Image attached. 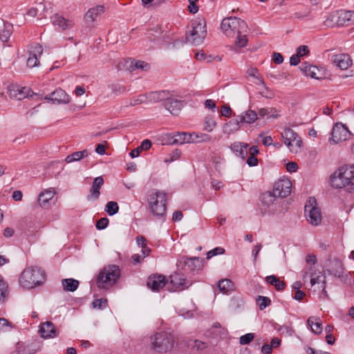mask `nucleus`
Listing matches in <instances>:
<instances>
[{
  "label": "nucleus",
  "mask_w": 354,
  "mask_h": 354,
  "mask_svg": "<svg viewBox=\"0 0 354 354\" xmlns=\"http://www.w3.org/2000/svg\"><path fill=\"white\" fill-rule=\"evenodd\" d=\"M330 185L335 189H354V165H346L340 167L330 176Z\"/></svg>",
  "instance_id": "obj_1"
},
{
  "label": "nucleus",
  "mask_w": 354,
  "mask_h": 354,
  "mask_svg": "<svg viewBox=\"0 0 354 354\" xmlns=\"http://www.w3.org/2000/svg\"><path fill=\"white\" fill-rule=\"evenodd\" d=\"M46 280L44 271L38 267H28L19 277V284L24 288L31 289L40 286Z\"/></svg>",
  "instance_id": "obj_2"
},
{
  "label": "nucleus",
  "mask_w": 354,
  "mask_h": 354,
  "mask_svg": "<svg viewBox=\"0 0 354 354\" xmlns=\"http://www.w3.org/2000/svg\"><path fill=\"white\" fill-rule=\"evenodd\" d=\"M121 270L116 265L104 266L99 272L97 278V284L100 288H107L117 283L120 279Z\"/></svg>",
  "instance_id": "obj_3"
},
{
  "label": "nucleus",
  "mask_w": 354,
  "mask_h": 354,
  "mask_svg": "<svg viewBox=\"0 0 354 354\" xmlns=\"http://www.w3.org/2000/svg\"><path fill=\"white\" fill-rule=\"evenodd\" d=\"M175 342L174 336L166 331L156 333L151 337L152 348L160 353L171 351L174 346Z\"/></svg>",
  "instance_id": "obj_4"
},
{
  "label": "nucleus",
  "mask_w": 354,
  "mask_h": 354,
  "mask_svg": "<svg viewBox=\"0 0 354 354\" xmlns=\"http://www.w3.org/2000/svg\"><path fill=\"white\" fill-rule=\"evenodd\" d=\"M149 209L158 218H164L167 211V194L161 191L152 192L148 198Z\"/></svg>",
  "instance_id": "obj_5"
},
{
  "label": "nucleus",
  "mask_w": 354,
  "mask_h": 354,
  "mask_svg": "<svg viewBox=\"0 0 354 354\" xmlns=\"http://www.w3.org/2000/svg\"><path fill=\"white\" fill-rule=\"evenodd\" d=\"M221 28L226 36L234 37L236 33L245 32L248 30V25L240 18L230 17L223 19Z\"/></svg>",
  "instance_id": "obj_6"
},
{
  "label": "nucleus",
  "mask_w": 354,
  "mask_h": 354,
  "mask_svg": "<svg viewBox=\"0 0 354 354\" xmlns=\"http://www.w3.org/2000/svg\"><path fill=\"white\" fill-rule=\"evenodd\" d=\"M305 215L307 221L312 225L317 226L322 221V212L314 197H310L304 207Z\"/></svg>",
  "instance_id": "obj_7"
},
{
  "label": "nucleus",
  "mask_w": 354,
  "mask_h": 354,
  "mask_svg": "<svg viewBox=\"0 0 354 354\" xmlns=\"http://www.w3.org/2000/svg\"><path fill=\"white\" fill-rule=\"evenodd\" d=\"M284 144L292 153H297L300 149L302 140L299 135L290 128H285L281 133Z\"/></svg>",
  "instance_id": "obj_8"
},
{
  "label": "nucleus",
  "mask_w": 354,
  "mask_h": 354,
  "mask_svg": "<svg viewBox=\"0 0 354 354\" xmlns=\"http://www.w3.org/2000/svg\"><path fill=\"white\" fill-rule=\"evenodd\" d=\"M352 133L348 130L345 124L341 122H337L333 126L331 131V137L329 138V141L332 143L337 144L350 139L352 137Z\"/></svg>",
  "instance_id": "obj_9"
},
{
  "label": "nucleus",
  "mask_w": 354,
  "mask_h": 354,
  "mask_svg": "<svg viewBox=\"0 0 354 354\" xmlns=\"http://www.w3.org/2000/svg\"><path fill=\"white\" fill-rule=\"evenodd\" d=\"M206 35L205 22H198L196 26H193L189 34L187 35L186 39L187 41L194 45H199L203 43Z\"/></svg>",
  "instance_id": "obj_10"
},
{
  "label": "nucleus",
  "mask_w": 354,
  "mask_h": 354,
  "mask_svg": "<svg viewBox=\"0 0 354 354\" xmlns=\"http://www.w3.org/2000/svg\"><path fill=\"white\" fill-rule=\"evenodd\" d=\"M169 286L168 288L171 291H180L191 286L189 281L184 278L180 273H174L169 277Z\"/></svg>",
  "instance_id": "obj_11"
},
{
  "label": "nucleus",
  "mask_w": 354,
  "mask_h": 354,
  "mask_svg": "<svg viewBox=\"0 0 354 354\" xmlns=\"http://www.w3.org/2000/svg\"><path fill=\"white\" fill-rule=\"evenodd\" d=\"M291 187V181L288 178H283L275 182L273 192L277 197L285 198L290 194Z\"/></svg>",
  "instance_id": "obj_12"
},
{
  "label": "nucleus",
  "mask_w": 354,
  "mask_h": 354,
  "mask_svg": "<svg viewBox=\"0 0 354 354\" xmlns=\"http://www.w3.org/2000/svg\"><path fill=\"white\" fill-rule=\"evenodd\" d=\"M335 17L333 16L331 21ZM336 24L337 26H348L354 23V11L339 10L336 13Z\"/></svg>",
  "instance_id": "obj_13"
},
{
  "label": "nucleus",
  "mask_w": 354,
  "mask_h": 354,
  "mask_svg": "<svg viewBox=\"0 0 354 354\" xmlns=\"http://www.w3.org/2000/svg\"><path fill=\"white\" fill-rule=\"evenodd\" d=\"M46 100H50L56 104H68L70 102V96L62 88H57L44 97Z\"/></svg>",
  "instance_id": "obj_14"
},
{
  "label": "nucleus",
  "mask_w": 354,
  "mask_h": 354,
  "mask_svg": "<svg viewBox=\"0 0 354 354\" xmlns=\"http://www.w3.org/2000/svg\"><path fill=\"white\" fill-rule=\"evenodd\" d=\"M185 104L183 100H178L174 97L168 96L166 101L164 102L163 105L165 108L168 110L172 115H177Z\"/></svg>",
  "instance_id": "obj_15"
},
{
  "label": "nucleus",
  "mask_w": 354,
  "mask_h": 354,
  "mask_svg": "<svg viewBox=\"0 0 354 354\" xmlns=\"http://www.w3.org/2000/svg\"><path fill=\"white\" fill-rule=\"evenodd\" d=\"M328 268L326 272L330 275H333L335 277L341 278L344 274L345 269L343 266L342 261L338 259L330 260L328 265Z\"/></svg>",
  "instance_id": "obj_16"
},
{
  "label": "nucleus",
  "mask_w": 354,
  "mask_h": 354,
  "mask_svg": "<svg viewBox=\"0 0 354 354\" xmlns=\"http://www.w3.org/2000/svg\"><path fill=\"white\" fill-rule=\"evenodd\" d=\"M166 278L162 274H153L149 277L147 282V286L153 290H159L166 285Z\"/></svg>",
  "instance_id": "obj_17"
},
{
  "label": "nucleus",
  "mask_w": 354,
  "mask_h": 354,
  "mask_svg": "<svg viewBox=\"0 0 354 354\" xmlns=\"http://www.w3.org/2000/svg\"><path fill=\"white\" fill-rule=\"evenodd\" d=\"M203 259L199 257H182L179 264L183 263L187 267V270L194 271L199 270L203 266ZM186 270V268H185Z\"/></svg>",
  "instance_id": "obj_18"
},
{
  "label": "nucleus",
  "mask_w": 354,
  "mask_h": 354,
  "mask_svg": "<svg viewBox=\"0 0 354 354\" xmlns=\"http://www.w3.org/2000/svg\"><path fill=\"white\" fill-rule=\"evenodd\" d=\"M39 332L41 337L44 339L53 338L58 335V331L51 322L43 323L39 327Z\"/></svg>",
  "instance_id": "obj_19"
},
{
  "label": "nucleus",
  "mask_w": 354,
  "mask_h": 354,
  "mask_svg": "<svg viewBox=\"0 0 354 354\" xmlns=\"http://www.w3.org/2000/svg\"><path fill=\"white\" fill-rule=\"evenodd\" d=\"M104 184V179L102 176L94 178L89 194L86 196L88 201H95L99 198L100 189Z\"/></svg>",
  "instance_id": "obj_20"
},
{
  "label": "nucleus",
  "mask_w": 354,
  "mask_h": 354,
  "mask_svg": "<svg viewBox=\"0 0 354 354\" xmlns=\"http://www.w3.org/2000/svg\"><path fill=\"white\" fill-rule=\"evenodd\" d=\"M248 147L249 145L246 143L235 142L231 145L230 149L236 156L245 160L248 155Z\"/></svg>",
  "instance_id": "obj_21"
},
{
  "label": "nucleus",
  "mask_w": 354,
  "mask_h": 354,
  "mask_svg": "<svg viewBox=\"0 0 354 354\" xmlns=\"http://www.w3.org/2000/svg\"><path fill=\"white\" fill-rule=\"evenodd\" d=\"M333 64L342 70H346L351 65V60L346 54L335 55L333 57Z\"/></svg>",
  "instance_id": "obj_22"
},
{
  "label": "nucleus",
  "mask_w": 354,
  "mask_h": 354,
  "mask_svg": "<svg viewBox=\"0 0 354 354\" xmlns=\"http://www.w3.org/2000/svg\"><path fill=\"white\" fill-rule=\"evenodd\" d=\"M169 95V93L166 91H151L145 94L147 101L151 103L165 102Z\"/></svg>",
  "instance_id": "obj_23"
},
{
  "label": "nucleus",
  "mask_w": 354,
  "mask_h": 354,
  "mask_svg": "<svg viewBox=\"0 0 354 354\" xmlns=\"http://www.w3.org/2000/svg\"><path fill=\"white\" fill-rule=\"evenodd\" d=\"M55 192L51 189H46L41 192L38 197V203L39 205L44 208L49 207L50 201L53 199Z\"/></svg>",
  "instance_id": "obj_24"
},
{
  "label": "nucleus",
  "mask_w": 354,
  "mask_h": 354,
  "mask_svg": "<svg viewBox=\"0 0 354 354\" xmlns=\"http://www.w3.org/2000/svg\"><path fill=\"white\" fill-rule=\"evenodd\" d=\"M239 122L242 125L245 124H252L257 120V113L252 109H248L243 112L241 115H237Z\"/></svg>",
  "instance_id": "obj_25"
},
{
  "label": "nucleus",
  "mask_w": 354,
  "mask_h": 354,
  "mask_svg": "<svg viewBox=\"0 0 354 354\" xmlns=\"http://www.w3.org/2000/svg\"><path fill=\"white\" fill-rule=\"evenodd\" d=\"M241 126L243 125L239 122V119L236 115L235 118L230 120L224 124L223 127V133L224 134L230 135L239 131Z\"/></svg>",
  "instance_id": "obj_26"
},
{
  "label": "nucleus",
  "mask_w": 354,
  "mask_h": 354,
  "mask_svg": "<svg viewBox=\"0 0 354 354\" xmlns=\"http://www.w3.org/2000/svg\"><path fill=\"white\" fill-rule=\"evenodd\" d=\"M126 66L130 71H133L134 69L137 68L147 71L150 68V66L148 63L140 60L136 61L133 59H129L126 61Z\"/></svg>",
  "instance_id": "obj_27"
},
{
  "label": "nucleus",
  "mask_w": 354,
  "mask_h": 354,
  "mask_svg": "<svg viewBox=\"0 0 354 354\" xmlns=\"http://www.w3.org/2000/svg\"><path fill=\"white\" fill-rule=\"evenodd\" d=\"M174 141L172 142L174 143H177V145H183L185 143H189L194 142V138H193V134L186 133V132H176L174 133Z\"/></svg>",
  "instance_id": "obj_28"
},
{
  "label": "nucleus",
  "mask_w": 354,
  "mask_h": 354,
  "mask_svg": "<svg viewBox=\"0 0 354 354\" xmlns=\"http://www.w3.org/2000/svg\"><path fill=\"white\" fill-rule=\"evenodd\" d=\"M104 12V7L102 5H97L90 8L85 14L84 19L86 21L93 22L96 17Z\"/></svg>",
  "instance_id": "obj_29"
},
{
  "label": "nucleus",
  "mask_w": 354,
  "mask_h": 354,
  "mask_svg": "<svg viewBox=\"0 0 354 354\" xmlns=\"http://www.w3.org/2000/svg\"><path fill=\"white\" fill-rule=\"evenodd\" d=\"M3 21V28L0 31V39L2 42L6 43L7 42L11 35L13 32V26L12 24Z\"/></svg>",
  "instance_id": "obj_30"
},
{
  "label": "nucleus",
  "mask_w": 354,
  "mask_h": 354,
  "mask_svg": "<svg viewBox=\"0 0 354 354\" xmlns=\"http://www.w3.org/2000/svg\"><path fill=\"white\" fill-rule=\"evenodd\" d=\"M307 323H308V326L310 327L311 330L314 333H315L317 335H319L322 333V324L319 317H310L307 320Z\"/></svg>",
  "instance_id": "obj_31"
},
{
  "label": "nucleus",
  "mask_w": 354,
  "mask_h": 354,
  "mask_svg": "<svg viewBox=\"0 0 354 354\" xmlns=\"http://www.w3.org/2000/svg\"><path fill=\"white\" fill-rule=\"evenodd\" d=\"M62 285L65 291L74 292L79 287V281L73 278L64 279L62 280Z\"/></svg>",
  "instance_id": "obj_32"
},
{
  "label": "nucleus",
  "mask_w": 354,
  "mask_h": 354,
  "mask_svg": "<svg viewBox=\"0 0 354 354\" xmlns=\"http://www.w3.org/2000/svg\"><path fill=\"white\" fill-rule=\"evenodd\" d=\"M299 68L306 76H309L315 79L319 78L317 76L316 71L317 68L315 66L310 65L309 64L305 62L299 66Z\"/></svg>",
  "instance_id": "obj_33"
},
{
  "label": "nucleus",
  "mask_w": 354,
  "mask_h": 354,
  "mask_svg": "<svg viewBox=\"0 0 354 354\" xmlns=\"http://www.w3.org/2000/svg\"><path fill=\"white\" fill-rule=\"evenodd\" d=\"M163 33V30L161 27L158 25H156L153 27L151 28L147 32L148 37L153 41H157L158 43L160 35Z\"/></svg>",
  "instance_id": "obj_34"
},
{
  "label": "nucleus",
  "mask_w": 354,
  "mask_h": 354,
  "mask_svg": "<svg viewBox=\"0 0 354 354\" xmlns=\"http://www.w3.org/2000/svg\"><path fill=\"white\" fill-rule=\"evenodd\" d=\"M266 281L275 287L276 290L278 291L283 290L286 287L285 282L281 281L279 278L277 277L274 275H270L266 277Z\"/></svg>",
  "instance_id": "obj_35"
},
{
  "label": "nucleus",
  "mask_w": 354,
  "mask_h": 354,
  "mask_svg": "<svg viewBox=\"0 0 354 354\" xmlns=\"http://www.w3.org/2000/svg\"><path fill=\"white\" fill-rule=\"evenodd\" d=\"M89 153L88 150L84 149L83 151H76L66 156L65 161L67 163H71L74 161H78L84 157H87Z\"/></svg>",
  "instance_id": "obj_36"
},
{
  "label": "nucleus",
  "mask_w": 354,
  "mask_h": 354,
  "mask_svg": "<svg viewBox=\"0 0 354 354\" xmlns=\"http://www.w3.org/2000/svg\"><path fill=\"white\" fill-rule=\"evenodd\" d=\"M277 198V195L274 194V192H266L263 193L261 195V203L266 206L270 207V205L273 204L275 201L276 198Z\"/></svg>",
  "instance_id": "obj_37"
},
{
  "label": "nucleus",
  "mask_w": 354,
  "mask_h": 354,
  "mask_svg": "<svg viewBox=\"0 0 354 354\" xmlns=\"http://www.w3.org/2000/svg\"><path fill=\"white\" fill-rule=\"evenodd\" d=\"M276 113V110L273 108L266 109L261 108L259 110L257 115H259L261 118H277L279 117V115Z\"/></svg>",
  "instance_id": "obj_38"
},
{
  "label": "nucleus",
  "mask_w": 354,
  "mask_h": 354,
  "mask_svg": "<svg viewBox=\"0 0 354 354\" xmlns=\"http://www.w3.org/2000/svg\"><path fill=\"white\" fill-rule=\"evenodd\" d=\"M232 281L227 279H221L218 282V288L223 293H227L228 290L232 289Z\"/></svg>",
  "instance_id": "obj_39"
},
{
  "label": "nucleus",
  "mask_w": 354,
  "mask_h": 354,
  "mask_svg": "<svg viewBox=\"0 0 354 354\" xmlns=\"http://www.w3.org/2000/svg\"><path fill=\"white\" fill-rule=\"evenodd\" d=\"M105 211L109 216H113L119 211V206L115 201H109L106 203Z\"/></svg>",
  "instance_id": "obj_40"
},
{
  "label": "nucleus",
  "mask_w": 354,
  "mask_h": 354,
  "mask_svg": "<svg viewBox=\"0 0 354 354\" xmlns=\"http://www.w3.org/2000/svg\"><path fill=\"white\" fill-rule=\"evenodd\" d=\"M51 19L54 25H57L62 30L67 28V21L63 17L58 15H55Z\"/></svg>",
  "instance_id": "obj_41"
},
{
  "label": "nucleus",
  "mask_w": 354,
  "mask_h": 354,
  "mask_svg": "<svg viewBox=\"0 0 354 354\" xmlns=\"http://www.w3.org/2000/svg\"><path fill=\"white\" fill-rule=\"evenodd\" d=\"M256 302L259 305L261 310L265 309L271 304V300L269 297L261 295H259L256 298Z\"/></svg>",
  "instance_id": "obj_42"
},
{
  "label": "nucleus",
  "mask_w": 354,
  "mask_h": 354,
  "mask_svg": "<svg viewBox=\"0 0 354 354\" xmlns=\"http://www.w3.org/2000/svg\"><path fill=\"white\" fill-rule=\"evenodd\" d=\"M7 292L8 285L5 282L3 279L1 277H0V303L4 301Z\"/></svg>",
  "instance_id": "obj_43"
},
{
  "label": "nucleus",
  "mask_w": 354,
  "mask_h": 354,
  "mask_svg": "<svg viewBox=\"0 0 354 354\" xmlns=\"http://www.w3.org/2000/svg\"><path fill=\"white\" fill-rule=\"evenodd\" d=\"M216 122L211 116H207L205 119L204 129L208 132L212 131L213 129L216 127Z\"/></svg>",
  "instance_id": "obj_44"
},
{
  "label": "nucleus",
  "mask_w": 354,
  "mask_h": 354,
  "mask_svg": "<svg viewBox=\"0 0 354 354\" xmlns=\"http://www.w3.org/2000/svg\"><path fill=\"white\" fill-rule=\"evenodd\" d=\"M43 53V48L39 44H35L31 46V50L29 51V54L39 58Z\"/></svg>",
  "instance_id": "obj_45"
},
{
  "label": "nucleus",
  "mask_w": 354,
  "mask_h": 354,
  "mask_svg": "<svg viewBox=\"0 0 354 354\" xmlns=\"http://www.w3.org/2000/svg\"><path fill=\"white\" fill-rule=\"evenodd\" d=\"M92 305L94 308L103 309L107 306V299L104 298L94 299Z\"/></svg>",
  "instance_id": "obj_46"
},
{
  "label": "nucleus",
  "mask_w": 354,
  "mask_h": 354,
  "mask_svg": "<svg viewBox=\"0 0 354 354\" xmlns=\"http://www.w3.org/2000/svg\"><path fill=\"white\" fill-rule=\"evenodd\" d=\"M19 354H34L37 349L33 348L32 345H21L19 347Z\"/></svg>",
  "instance_id": "obj_47"
},
{
  "label": "nucleus",
  "mask_w": 354,
  "mask_h": 354,
  "mask_svg": "<svg viewBox=\"0 0 354 354\" xmlns=\"http://www.w3.org/2000/svg\"><path fill=\"white\" fill-rule=\"evenodd\" d=\"M18 99L21 100L25 97H28L29 96L32 97L34 95V93L28 88L24 87L21 90H18Z\"/></svg>",
  "instance_id": "obj_48"
},
{
  "label": "nucleus",
  "mask_w": 354,
  "mask_h": 354,
  "mask_svg": "<svg viewBox=\"0 0 354 354\" xmlns=\"http://www.w3.org/2000/svg\"><path fill=\"white\" fill-rule=\"evenodd\" d=\"M242 32L236 33L237 35L236 45L240 48L244 47L248 43V39L245 35H242Z\"/></svg>",
  "instance_id": "obj_49"
},
{
  "label": "nucleus",
  "mask_w": 354,
  "mask_h": 354,
  "mask_svg": "<svg viewBox=\"0 0 354 354\" xmlns=\"http://www.w3.org/2000/svg\"><path fill=\"white\" fill-rule=\"evenodd\" d=\"M173 33L170 32L169 31L163 30V33L160 35L161 36L158 41V44L162 45L163 44L170 42L171 41V37Z\"/></svg>",
  "instance_id": "obj_50"
},
{
  "label": "nucleus",
  "mask_w": 354,
  "mask_h": 354,
  "mask_svg": "<svg viewBox=\"0 0 354 354\" xmlns=\"http://www.w3.org/2000/svg\"><path fill=\"white\" fill-rule=\"evenodd\" d=\"M147 101L145 94L140 95L136 97L131 98L129 101V105L131 106L142 104Z\"/></svg>",
  "instance_id": "obj_51"
},
{
  "label": "nucleus",
  "mask_w": 354,
  "mask_h": 354,
  "mask_svg": "<svg viewBox=\"0 0 354 354\" xmlns=\"http://www.w3.org/2000/svg\"><path fill=\"white\" fill-rule=\"evenodd\" d=\"M254 337V333H247L245 335L241 336V337L239 338V343L241 345L248 344L253 340Z\"/></svg>",
  "instance_id": "obj_52"
},
{
  "label": "nucleus",
  "mask_w": 354,
  "mask_h": 354,
  "mask_svg": "<svg viewBox=\"0 0 354 354\" xmlns=\"http://www.w3.org/2000/svg\"><path fill=\"white\" fill-rule=\"evenodd\" d=\"M225 253V249L221 247H217L214 248L213 250H211L210 251L207 252V259H209L212 257L218 255V254H223Z\"/></svg>",
  "instance_id": "obj_53"
},
{
  "label": "nucleus",
  "mask_w": 354,
  "mask_h": 354,
  "mask_svg": "<svg viewBox=\"0 0 354 354\" xmlns=\"http://www.w3.org/2000/svg\"><path fill=\"white\" fill-rule=\"evenodd\" d=\"M109 223V220L106 217H103L97 221L95 227L97 230H104L107 227Z\"/></svg>",
  "instance_id": "obj_54"
},
{
  "label": "nucleus",
  "mask_w": 354,
  "mask_h": 354,
  "mask_svg": "<svg viewBox=\"0 0 354 354\" xmlns=\"http://www.w3.org/2000/svg\"><path fill=\"white\" fill-rule=\"evenodd\" d=\"M39 64V57L29 54V57L27 60V66L30 68H33L37 66Z\"/></svg>",
  "instance_id": "obj_55"
},
{
  "label": "nucleus",
  "mask_w": 354,
  "mask_h": 354,
  "mask_svg": "<svg viewBox=\"0 0 354 354\" xmlns=\"http://www.w3.org/2000/svg\"><path fill=\"white\" fill-rule=\"evenodd\" d=\"M198 0H188L189 5L187 9L192 14H195L198 11V7L196 4Z\"/></svg>",
  "instance_id": "obj_56"
},
{
  "label": "nucleus",
  "mask_w": 354,
  "mask_h": 354,
  "mask_svg": "<svg viewBox=\"0 0 354 354\" xmlns=\"http://www.w3.org/2000/svg\"><path fill=\"white\" fill-rule=\"evenodd\" d=\"M296 53L299 55L300 57L306 55L309 53L308 47L306 45L299 46L297 49Z\"/></svg>",
  "instance_id": "obj_57"
},
{
  "label": "nucleus",
  "mask_w": 354,
  "mask_h": 354,
  "mask_svg": "<svg viewBox=\"0 0 354 354\" xmlns=\"http://www.w3.org/2000/svg\"><path fill=\"white\" fill-rule=\"evenodd\" d=\"M272 61L277 64H281L283 62V57L281 53L274 52L272 55Z\"/></svg>",
  "instance_id": "obj_58"
},
{
  "label": "nucleus",
  "mask_w": 354,
  "mask_h": 354,
  "mask_svg": "<svg viewBox=\"0 0 354 354\" xmlns=\"http://www.w3.org/2000/svg\"><path fill=\"white\" fill-rule=\"evenodd\" d=\"M232 109L229 106L224 105L221 109V114L225 117H230L232 114Z\"/></svg>",
  "instance_id": "obj_59"
},
{
  "label": "nucleus",
  "mask_w": 354,
  "mask_h": 354,
  "mask_svg": "<svg viewBox=\"0 0 354 354\" xmlns=\"http://www.w3.org/2000/svg\"><path fill=\"white\" fill-rule=\"evenodd\" d=\"M151 142L149 140L146 139L141 142V145L138 147L140 148V151L148 150L151 148Z\"/></svg>",
  "instance_id": "obj_60"
},
{
  "label": "nucleus",
  "mask_w": 354,
  "mask_h": 354,
  "mask_svg": "<svg viewBox=\"0 0 354 354\" xmlns=\"http://www.w3.org/2000/svg\"><path fill=\"white\" fill-rule=\"evenodd\" d=\"M297 169H298V165L295 162H289L286 165V169L288 172H290V173L295 172L297 171Z\"/></svg>",
  "instance_id": "obj_61"
},
{
  "label": "nucleus",
  "mask_w": 354,
  "mask_h": 354,
  "mask_svg": "<svg viewBox=\"0 0 354 354\" xmlns=\"http://www.w3.org/2000/svg\"><path fill=\"white\" fill-rule=\"evenodd\" d=\"M246 163L250 166V167H254V166H256L258 164V159L257 158L256 156H250L248 158L247 160H246Z\"/></svg>",
  "instance_id": "obj_62"
},
{
  "label": "nucleus",
  "mask_w": 354,
  "mask_h": 354,
  "mask_svg": "<svg viewBox=\"0 0 354 354\" xmlns=\"http://www.w3.org/2000/svg\"><path fill=\"white\" fill-rule=\"evenodd\" d=\"M300 62V57L297 53L292 55L290 58V64L292 66H297Z\"/></svg>",
  "instance_id": "obj_63"
},
{
  "label": "nucleus",
  "mask_w": 354,
  "mask_h": 354,
  "mask_svg": "<svg viewBox=\"0 0 354 354\" xmlns=\"http://www.w3.org/2000/svg\"><path fill=\"white\" fill-rule=\"evenodd\" d=\"M272 349L270 344H265L261 346V353L263 354H270L272 352Z\"/></svg>",
  "instance_id": "obj_64"
}]
</instances>
